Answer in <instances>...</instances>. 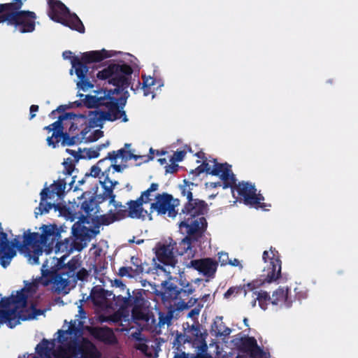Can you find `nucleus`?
Masks as SVG:
<instances>
[{
  "mask_svg": "<svg viewBox=\"0 0 358 358\" xmlns=\"http://www.w3.org/2000/svg\"><path fill=\"white\" fill-rule=\"evenodd\" d=\"M166 172L174 173L177 172L178 169V165L175 163H171V164H168L165 166Z\"/></svg>",
  "mask_w": 358,
  "mask_h": 358,
  "instance_id": "603ef678",
  "label": "nucleus"
},
{
  "mask_svg": "<svg viewBox=\"0 0 358 358\" xmlns=\"http://www.w3.org/2000/svg\"><path fill=\"white\" fill-rule=\"evenodd\" d=\"M66 121L68 122V131L71 134L80 129V127L86 124L87 117L83 114H76L74 113H66Z\"/></svg>",
  "mask_w": 358,
  "mask_h": 358,
  "instance_id": "7c9ffc66",
  "label": "nucleus"
},
{
  "mask_svg": "<svg viewBox=\"0 0 358 358\" xmlns=\"http://www.w3.org/2000/svg\"><path fill=\"white\" fill-rule=\"evenodd\" d=\"M289 289L288 287H279L272 294L271 303L273 305L280 304L286 308L292 306V300L289 296Z\"/></svg>",
  "mask_w": 358,
  "mask_h": 358,
  "instance_id": "2f4dec72",
  "label": "nucleus"
},
{
  "mask_svg": "<svg viewBox=\"0 0 358 358\" xmlns=\"http://www.w3.org/2000/svg\"><path fill=\"white\" fill-rule=\"evenodd\" d=\"M218 261L221 266H225L229 264V259L227 252H221L218 253Z\"/></svg>",
  "mask_w": 358,
  "mask_h": 358,
  "instance_id": "8fccbe9b",
  "label": "nucleus"
},
{
  "mask_svg": "<svg viewBox=\"0 0 358 358\" xmlns=\"http://www.w3.org/2000/svg\"><path fill=\"white\" fill-rule=\"evenodd\" d=\"M44 313V310L38 309L35 305L31 304L29 308H27L24 313L21 315L20 320L25 321L35 318L38 315H41Z\"/></svg>",
  "mask_w": 358,
  "mask_h": 358,
  "instance_id": "4c0bfd02",
  "label": "nucleus"
},
{
  "mask_svg": "<svg viewBox=\"0 0 358 358\" xmlns=\"http://www.w3.org/2000/svg\"><path fill=\"white\" fill-rule=\"evenodd\" d=\"M233 266H239L241 268H243V266L240 264V262L237 259H234L233 260L229 259V264Z\"/></svg>",
  "mask_w": 358,
  "mask_h": 358,
  "instance_id": "338daca9",
  "label": "nucleus"
},
{
  "mask_svg": "<svg viewBox=\"0 0 358 358\" xmlns=\"http://www.w3.org/2000/svg\"><path fill=\"white\" fill-rule=\"evenodd\" d=\"M64 173L67 176H71L75 169V164L71 158H67L63 163Z\"/></svg>",
  "mask_w": 358,
  "mask_h": 358,
  "instance_id": "c03bdc74",
  "label": "nucleus"
},
{
  "mask_svg": "<svg viewBox=\"0 0 358 358\" xmlns=\"http://www.w3.org/2000/svg\"><path fill=\"white\" fill-rule=\"evenodd\" d=\"M109 204H112V205L115 207V208L116 211H117L119 209H124V210H127V208H126V206H123V205L122 204V203H121V202H120V201H115V202H113V203H109Z\"/></svg>",
  "mask_w": 358,
  "mask_h": 358,
  "instance_id": "e2e57ef3",
  "label": "nucleus"
},
{
  "mask_svg": "<svg viewBox=\"0 0 358 358\" xmlns=\"http://www.w3.org/2000/svg\"><path fill=\"white\" fill-rule=\"evenodd\" d=\"M39 283L41 284L40 279L31 282H26L24 287L21 290H23V292L27 294L28 297L32 296L34 294L36 293Z\"/></svg>",
  "mask_w": 358,
  "mask_h": 358,
  "instance_id": "a19ab883",
  "label": "nucleus"
},
{
  "mask_svg": "<svg viewBox=\"0 0 358 358\" xmlns=\"http://www.w3.org/2000/svg\"><path fill=\"white\" fill-rule=\"evenodd\" d=\"M14 307L10 310H0V323H6L12 329L20 324V318L27 309L28 295L23 290L17 291L15 295L12 294Z\"/></svg>",
  "mask_w": 358,
  "mask_h": 358,
  "instance_id": "2eb2a0df",
  "label": "nucleus"
},
{
  "mask_svg": "<svg viewBox=\"0 0 358 358\" xmlns=\"http://www.w3.org/2000/svg\"><path fill=\"white\" fill-rule=\"evenodd\" d=\"M125 217H127V210L119 209L115 213L110 210L108 213L100 216L99 223L102 225H109Z\"/></svg>",
  "mask_w": 358,
  "mask_h": 358,
  "instance_id": "72a5a7b5",
  "label": "nucleus"
},
{
  "mask_svg": "<svg viewBox=\"0 0 358 358\" xmlns=\"http://www.w3.org/2000/svg\"><path fill=\"white\" fill-rule=\"evenodd\" d=\"M217 262L209 257L199 259H193L187 264L189 268L194 269L202 273L204 276L213 277L217 268Z\"/></svg>",
  "mask_w": 358,
  "mask_h": 358,
  "instance_id": "4be33fe9",
  "label": "nucleus"
},
{
  "mask_svg": "<svg viewBox=\"0 0 358 358\" xmlns=\"http://www.w3.org/2000/svg\"><path fill=\"white\" fill-rule=\"evenodd\" d=\"M90 298L95 306H109L112 301L115 302V294L112 291L106 290L99 286L94 287L90 292Z\"/></svg>",
  "mask_w": 358,
  "mask_h": 358,
  "instance_id": "393cba45",
  "label": "nucleus"
},
{
  "mask_svg": "<svg viewBox=\"0 0 358 358\" xmlns=\"http://www.w3.org/2000/svg\"><path fill=\"white\" fill-rule=\"evenodd\" d=\"M99 232V230L87 227L79 222H76L71 228L73 238H64V240H62L61 238L58 240L55 248L56 252H66L67 254L74 250L80 252L87 246V242Z\"/></svg>",
  "mask_w": 358,
  "mask_h": 358,
  "instance_id": "1a4fd4ad",
  "label": "nucleus"
},
{
  "mask_svg": "<svg viewBox=\"0 0 358 358\" xmlns=\"http://www.w3.org/2000/svg\"><path fill=\"white\" fill-rule=\"evenodd\" d=\"M153 158H154V157L152 155L141 156V155H136L134 154H133V156L131 157V159H134V160L137 161L138 159H143V162H148L150 160H152Z\"/></svg>",
  "mask_w": 358,
  "mask_h": 358,
  "instance_id": "864d4df0",
  "label": "nucleus"
},
{
  "mask_svg": "<svg viewBox=\"0 0 358 358\" xmlns=\"http://www.w3.org/2000/svg\"><path fill=\"white\" fill-rule=\"evenodd\" d=\"M103 135V132L100 129L95 130L94 133L89 136L90 141H96Z\"/></svg>",
  "mask_w": 358,
  "mask_h": 358,
  "instance_id": "3c124183",
  "label": "nucleus"
},
{
  "mask_svg": "<svg viewBox=\"0 0 358 358\" xmlns=\"http://www.w3.org/2000/svg\"><path fill=\"white\" fill-rule=\"evenodd\" d=\"M133 153H131V151L121 148L117 151L108 152L106 157L112 162H116V159L119 157L122 158L124 162H128L131 159Z\"/></svg>",
  "mask_w": 358,
  "mask_h": 358,
  "instance_id": "c9c22d12",
  "label": "nucleus"
},
{
  "mask_svg": "<svg viewBox=\"0 0 358 358\" xmlns=\"http://www.w3.org/2000/svg\"><path fill=\"white\" fill-rule=\"evenodd\" d=\"M72 52L70 50H66L63 52L62 56L64 59H70L71 62L72 61V58L75 56H72Z\"/></svg>",
  "mask_w": 358,
  "mask_h": 358,
  "instance_id": "0e129e2a",
  "label": "nucleus"
},
{
  "mask_svg": "<svg viewBox=\"0 0 358 358\" xmlns=\"http://www.w3.org/2000/svg\"><path fill=\"white\" fill-rule=\"evenodd\" d=\"M253 294L256 296L259 307L263 310L267 309L268 305L272 301L269 294L266 291L261 290L260 292H254Z\"/></svg>",
  "mask_w": 358,
  "mask_h": 358,
  "instance_id": "e433bc0d",
  "label": "nucleus"
},
{
  "mask_svg": "<svg viewBox=\"0 0 358 358\" xmlns=\"http://www.w3.org/2000/svg\"><path fill=\"white\" fill-rule=\"evenodd\" d=\"M133 69L127 64H110L98 71L99 80H107L108 83L115 87L108 90L101 88L94 91V95L78 94V96L85 97L83 105L87 108H97L89 113V125L91 127H103L106 121L114 122L122 120L127 122L128 118L124 110L127 99L122 95L123 90L129 87Z\"/></svg>",
  "mask_w": 358,
  "mask_h": 358,
  "instance_id": "f257e3e1",
  "label": "nucleus"
},
{
  "mask_svg": "<svg viewBox=\"0 0 358 358\" xmlns=\"http://www.w3.org/2000/svg\"><path fill=\"white\" fill-rule=\"evenodd\" d=\"M113 285L122 291V294H115V305L118 308V313L127 317L131 308V318L134 321L147 320L149 303L146 299L147 291L141 288L135 289L130 292L129 289L119 279H115Z\"/></svg>",
  "mask_w": 358,
  "mask_h": 358,
  "instance_id": "7ed1b4c3",
  "label": "nucleus"
},
{
  "mask_svg": "<svg viewBox=\"0 0 358 358\" xmlns=\"http://www.w3.org/2000/svg\"><path fill=\"white\" fill-rule=\"evenodd\" d=\"M38 105H31L30 106L29 110H30V117L29 119L31 120L34 117H35L36 114L35 113L38 110Z\"/></svg>",
  "mask_w": 358,
  "mask_h": 358,
  "instance_id": "052dcab7",
  "label": "nucleus"
},
{
  "mask_svg": "<svg viewBox=\"0 0 358 358\" xmlns=\"http://www.w3.org/2000/svg\"><path fill=\"white\" fill-rule=\"evenodd\" d=\"M131 263L134 265V266H136V265H138V264H143V263H142V261L140 258H138V257H135V256H132L131 257Z\"/></svg>",
  "mask_w": 358,
  "mask_h": 358,
  "instance_id": "69168bd1",
  "label": "nucleus"
},
{
  "mask_svg": "<svg viewBox=\"0 0 358 358\" xmlns=\"http://www.w3.org/2000/svg\"><path fill=\"white\" fill-rule=\"evenodd\" d=\"M148 266V264H138L134 266L135 268H133L132 273H134V276L139 275L143 273H150V268H146L145 267Z\"/></svg>",
  "mask_w": 358,
  "mask_h": 358,
  "instance_id": "a18cd8bd",
  "label": "nucleus"
},
{
  "mask_svg": "<svg viewBox=\"0 0 358 358\" xmlns=\"http://www.w3.org/2000/svg\"><path fill=\"white\" fill-rule=\"evenodd\" d=\"M108 159L107 157L104 158V159H102L101 160H99L97 163V165L96 166H92L91 169H90V174H86L85 175V177H90V176H93L94 178H96L99 176L100 173L102 172L103 171L101 170V166L106 162V160Z\"/></svg>",
  "mask_w": 358,
  "mask_h": 358,
  "instance_id": "79ce46f5",
  "label": "nucleus"
},
{
  "mask_svg": "<svg viewBox=\"0 0 358 358\" xmlns=\"http://www.w3.org/2000/svg\"><path fill=\"white\" fill-rule=\"evenodd\" d=\"M137 349L139 350L140 351H141L142 352H143L144 354H145L147 356H150V355H149L148 353V350L149 349V347H148V345L147 344H145V343H141L137 347Z\"/></svg>",
  "mask_w": 358,
  "mask_h": 358,
  "instance_id": "bf43d9fd",
  "label": "nucleus"
},
{
  "mask_svg": "<svg viewBox=\"0 0 358 358\" xmlns=\"http://www.w3.org/2000/svg\"><path fill=\"white\" fill-rule=\"evenodd\" d=\"M213 166L210 165L207 160H203L202 164L198 166L195 169L192 170L189 173L194 176H199L203 173L218 176L220 180L224 181L223 189L231 187L236 180V176L231 170V166L228 163H219L216 159H213Z\"/></svg>",
  "mask_w": 358,
  "mask_h": 358,
  "instance_id": "f8f14e48",
  "label": "nucleus"
},
{
  "mask_svg": "<svg viewBox=\"0 0 358 358\" xmlns=\"http://www.w3.org/2000/svg\"><path fill=\"white\" fill-rule=\"evenodd\" d=\"M103 176L105 179L101 182L103 188V192L101 194L96 195L99 201L102 203L104 201L109 199V203L115 202V195L113 193L114 187L117 184V181H113L109 178V170H103Z\"/></svg>",
  "mask_w": 358,
  "mask_h": 358,
  "instance_id": "c85d7f7f",
  "label": "nucleus"
},
{
  "mask_svg": "<svg viewBox=\"0 0 358 358\" xmlns=\"http://www.w3.org/2000/svg\"><path fill=\"white\" fill-rule=\"evenodd\" d=\"M168 280H165L162 283L163 291L161 293L162 299L164 301L177 300L178 297V291L180 287L176 282L179 281L176 278L169 277Z\"/></svg>",
  "mask_w": 358,
  "mask_h": 358,
  "instance_id": "c756f323",
  "label": "nucleus"
},
{
  "mask_svg": "<svg viewBox=\"0 0 358 358\" xmlns=\"http://www.w3.org/2000/svg\"><path fill=\"white\" fill-rule=\"evenodd\" d=\"M66 182L64 179H59L55 181L50 187H44L41 193V201L38 207L36 208L34 213L36 217L38 215H43L44 213H49L52 208L55 209V211H59L60 213L63 212H71L70 207L65 206H60L59 203H52L47 202L48 199H54L55 196L61 197L64 195V190L66 188Z\"/></svg>",
  "mask_w": 358,
  "mask_h": 358,
  "instance_id": "9d476101",
  "label": "nucleus"
},
{
  "mask_svg": "<svg viewBox=\"0 0 358 358\" xmlns=\"http://www.w3.org/2000/svg\"><path fill=\"white\" fill-rule=\"evenodd\" d=\"M159 189V184L153 182L150 185V187L145 191L141 193V195L138 199L143 203H148L151 201L150 198L151 193L153 192H156Z\"/></svg>",
  "mask_w": 358,
  "mask_h": 358,
  "instance_id": "ea45409f",
  "label": "nucleus"
},
{
  "mask_svg": "<svg viewBox=\"0 0 358 358\" xmlns=\"http://www.w3.org/2000/svg\"><path fill=\"white\" fill-rule=\"evenodd\" d=\"M55 138V136H53V134L51 136H48L46 139L47 143L49 146H52L53 148H56L58 145L60 140L59 138H55V141L53 140Z\"/></svg>",
  "mask_w": 358,
  "mask_h": 358,
  "instance_id": "5fc2aeb1",
  "label": "nucleus"
},
{
  "mask_svg": "<svg viewBox=\"0 0 358 358\" xmlns=\"http://www.w3.org/2000/svg\"><path fill=\"white\" fill-rule=\"evenodd\" d=\"M66 273L59 271L58 269L51 270L42 269V276L40 278L41 284L47 287L52 285V289L57 293L64 292L66 294V287L71 282V278L66 276Z\"/></svg>",
  "mask_w": 358,
  "mask_h": 358,
  "instance_id": "a211bd4d",
  "label": "nucleus"
},
{
  "mask_svg": "<svg viewBox=\"0 0 358 358\" xmlns=\"http://www.w3.org/2000/svg\"><path fill=\"white\" fill-rule=\"evenodd\" d=\"M113 55L105 49L101 50H92L82 54L81 57H74L72 58L71 74L73 69H75L76 75L78 78L77 87L85 92L94 87V83L99 79L96 77L97 73H94L95 67L88 66L91 64L99 62L103 59L110 57ZM98 68L96 67V70Z\"/></svg>",
  "mask_w": 358,
  "mask_h": 358,
  "instance_id": "0eeeda50",
  "label": "nucleus"
},
{
  "mask_svg": "<svg viewBox=\"0 0 358 358\" xmlns=\"http://www.w3.org/2000/svg\"><path fill=\"white\" fill-rule=\"evenodd\" d=\"M13 298L12 296L3 297L0 301V306L3 308L2 310H10L11 306L14 307Z\"/></svg>",
  "mask_w": 358,
  "mask_h": 358,
  "instance_id": "49530a36",
  "label": "nucleus"
},
{
  "mask_svg": "<svg viewBox=\"0 0 358 358\" xmlns=\"http://www.w3.org/2000/svg\"><path fill=\"white\" fill-rule=\"evenodd\" d=\"M36 18L34 12L21 10L1 15L0 24L6 23L8 26L13 27L22 34L31 33L35 30Z\"/></svg>",
  "mask_w": 358,
  "mask_h": 358,
  "instance_id": "ddd939ff",
  "label": "nucleus"
},
{
  "mask_svg": "<svg viewBox=\"0 0 358 358\" xmlns=\"http://www.w3.org/2000/svg\"><path fill=\"white\" fill-rule=\"evenodd\" d=\"M89 275V271L87 269L82 268L78 271H76L74 277H72L71 278L73 282H76L77 280L84 281L87 280Z\"/></svg>",
  "mask_w": 358,
  "mask_h": 358,
  "instance_id": "37998d69",
  "label": "nucleus"
},
{
  "mask_svg": "<svg viewBox=\"0 0 358 358\" xmlns=\"http://www.w3.org/2000/svg\"><path fill=\"white\" fill-rule=\"evenodd\" d=\"M59 346L58 355L66 357V354L80 355L81 358H99L100 353L96 345L88 338L80 339V329L74 324H70L66 330L57 331Z\"/></svg>",
  "mask_w": 358,
  "mask_h": 358,
  "instance_id": "39448f33",
  "label": "nucleus"
},
{
  "mask_svg": "<svg viewBox=\"0 0 358 358\" xmlns=\"http://www.w3.org/2000/svg\"><path fill=\"white\" fill-rule=\"evenodd\" d=\"M66 255H63L60 258L57 259V262L55 265L56 268L59 271L63 272L66 276L69 278L74 277L77 269L80 266L81 262L77 257H73L67 263L65 262Z\"/></svg>",
  "mask_w": 358,
  "mask_h": 358,
  "instance_id": "cd10ccee",
  "label": "nucleus"
},
{
  "mask_svg": "<svg viewBox=\"0 0 358 358\" xmlns=\"http://www.w3.org/2000/svg\"><path fill=\"white\" fill-rule=\"evenodd\" d=\"M59 346L58 355L66 357V354L80 355L81 358H99L100 353L96 345L88 338L80 339V329L74 324H70L66 330L57 331Z\"/></svg>",
  "mask_w": 358,
  "mask_h": 358,
  "instance_id": "423d86ee",
  "label": "nucleus"
},
{
  "mask_svg": "<svg viewBox=\"0 0 358 358\" xmlns=\"http://www.w3.org/2000/svg\"><path fill=\"white\" fill-rule=\"evenodd\" d=\"M71 134L69 133V131H65L64 134L61 135V137H59V139L62 140V145L63 146H71L75 145L77 141L79 140V138L78 137V134H76V135L72 134L73 136H71Z\"/></svg>",
  "mask_w": 358,
  "mask_h": 358,
  "instance_id": "58836bf2",
  "label": "nucleus"
},
{
  "mask_svg": "<svg viewBox=\"0 0 358 358\" xmlns=\"http://www.w3.org/2000/svg\"><path fill=\"white\" fill-rule=\"evenodd\" d=\"M270 252L271 256L269 255L268 252L266 250L262 255V259L264 263L266 264V266L263 269V273L261 275L262 278L260 280L261 282L258 283V281H252L243 286L231 287L224 294L225 299L235 297L241 293H243L244 296H245L247 294L245 287L249 290L253 291L265 282L271 283L280 278L282 262L280 259L278 252L275 248L271 247Z\"/></svg>",
  "mask_w": 358,
  "mask_h": 358,
  "instance_id": "6e6552de",
  "label": "nucleus"
},
{
  "mask_svg": "<svg viewBox=\"0 0 358 358\" xmlns=\"http://www.w3.org/2000/svg\"><path fill=\"white\" fill-rule=\"evenodd\" d=\"M48 3L49 6L48 16L51 20L79 33L85 32V27L78 16L74 13H71L61 1L48 0Z\"/></svg>",
  "mask_w": 358,
  "mask_h": 358,
  "instance_id": "9b49d317",
  "label": "nucleus"
},
{
  "mask_svg": "<svg viewBox=\"0 0 358 358\" xmlns=\"http://www.w3.org/2000/svg\"><path fill=\"white\" fill-rule=\"evenodd\" d=\"M185 156V151H176L174 152L173 156H171L170 159V162L171 163H175L177 162H181L183 160L184 157Z\"/></svg>",
  "mask_w": 358,
  "mask_h": 358,
  "instance_id": "09e8293b",
  "label": "nucleus"
},
{
  "mask_svg": "<svg viewBox=\"0 0 358 358\" xmlns=\"http://www.w3.org/2000/svg\"><path fill=\"white\" fill-rule=\"evenodd\" d=\"M53 129V136L55 138H59L64 134V129H67L68 122L66 121V113L59 115L58 120L52 124Z\"/></svg>",
  "mask_w": 358,
  "mask_h": 358,
  "instance_id": "f704fd0d",
  "label": "nucleus"
},
{
  "mask_svg": "<svg viewBox=\"0 0 358 358\" xmlns=\"http://www.w3.org/2000/svg\"><path fill=\"white\" fill-rule=\"evenodd\" d=\"M88 331L90 334L96 341L108 345H116L118 342L113 330L105 327H91Z\"/></svg>",
  "mask_w": 358,
  "mask_h": 358,
  "instance_id": "5701e85b",
  "label": "nucleus"
},
{
  "mask_svg": "<svg viewBox=\"0 0 358 358\" xmlns=\"http://www.w3.org/2000/svg\"><path fill=\"white\" fill-rule=\"evenodd\" d=\"M238 348L240 351L248 354L252 358H262L264 355V350L257 345L254 337L241 338Z\"/></svg>",
  "mask_w": 358,
  "mask_h": 358,
  "instance_id": "bb28decb",
  "label": "nucleus"
},
{
  "mask_svg": "<svg viewBox=\"0 0 358 358\" xmlns=\"http://www.w3.org/2000/svg\"><path fill=\"white\" fill-rule=\"evenodd\" d=\"M236 180L232 187H230L232 192L236 190L241 199L246 205H249L255 208L256 209L262 208L264 210H267V207H271L270 204L262 203L264 197L261 194H257V189L255 185L249 182L242 181L236 185Z\"/></svg>",
  "mask_w": 358,
  "mask_h": 358,
  "instance_id": "dca6fc26",
  "label": "nucleus"
},
{
  "mask_svg": "<svg viewBox=\"0 0 358 358\" xmlns=\"http://www.w3.org/2000/svg\"><path fill=\"white\" fill-rule=\"evenodd\" d=\"M180 231L186 236L180 242L177 243L172 238L169 240L171 244H173L176 255L182 256L187 254L188 257H194L196 249L194 248L193 244L198 242L205 232L196 228H184Z\"/></svg>",
  "mask_w": 358,
  "mask_h": 358,
  "instance_id": "f3484780",
  "label": "nucleus"
},
{
  "mask_svg": "<svg viewBox=\"0 0 358 358\" xmlns=\"http://www.w3.org/2000/svg\"><path fill=\"white\" fill-rule=\"evenodd\" d=\"M184 183L180 187L181 195L186 199L181 210L178 211L180 231H182L184 228H196L205 232L208 223L203 215L208 210V204L204 200L194 197L191 186L196 185L185 180Z\"/></svg>",
  "mask_w": 358,
  "mask_h": 358,
  "instance_id": "f03ea898",
  "label": "nucleus"
},
{
  "mask_svg": "<svg viewBox=\"0 0 358 358\" xmlns=\"http://www.w3.org/2000/svg\"><path fill=\"white\" fill-rule=\"evenodd\" d=\"M55 347V340L49 341L46 338H43L41 341L36 345L35 350L36 352L41 358H51V355H54L55 358H62L58 355L59 347L56 350H54ZM66 357L63 358H75L78 355H71V354H66Z\"/></svg>",
  "mask_w": 358,
  "mask_h": 358,
  "instance_id": "b1692460",
  "label": "nucleus"
},
{
  "mask_svg": "<svg viewBox=\"0 0 358 358\" xmlns=\"http://www.w3.org/2000/svg\"><path fill=\"white\" fill-rule=\"evenodd\" d=\"M133 268L129 266H122L119 268L118 275L120 277H129L133 278L134 277V273H132Z\"/></svg>",
  "mask_w": 358,
  "mask_h": 358,
  "instance_id": "de8ad7c7",
  "label": "nucleus"
},
{
  "mask_svg": "<svg viewBox=\"0 0 358 358\" xmlns=\"http://www.w3.org/2000/svg\"><path fill=\"white\" fill-rule=\"evenodd\" d=\"M180 203L178 199H174L168 193L157 194L155 196V201L150 205V210H156L159 215L167 214L168 217L175 218L178 215V210L176 208Z\"/></svg>",
  "mask_w": 358,
  "mask_h": 358,
  "instance_id": "aec40b11",
  "label": "nucleus"
},
{
  "mask_svg": "<svg viewBox=\"0 0 358 358\" xmlns=\"http://www.w3.org/2000/svg\"><path fill=\"white\" fill-rule=\"evenodd\" d=\"M41 234L31 232L30 229L23 233V241L20 245V252H27L31 250L37 261L38 256L42 255L43 249L50 252L55 248L58 240L62 238L64 231L62 227L56 224H43L40 228Z\"/></svg>",
  "mask_w": 358,
  "mask_h": 358,
  "instance_id": "20e7f679",
  "label": "nucleus"
},
{
  "mask_svg": "<svg viewBox=\"0 0 358 358\" xmlns=\"http://www.w3.org/2000/svg\"><path fill=\"white\" fill-rule=\"evenodd\" d=\"M155 255L160 264L155 263L154 269L161 271L164 273H167L164 266H171L175 268L178 264L177 255H176L173 244L166 242L164 243H159L155 248ZM170 275V272H168V275Z\"/></svg>",
  "mask_w": 358,
  "mask_h": 358,
  "instance_id": "412c9836",
  "label": "nucleus"
},
{
  "mask_svg": "<svg viewBox=\"0 0 358 358\" xmlns=\"http://www.w3.org/2000/svg\"><path fill=\"white\" fill-rule=\"evenodd\" d=\"M87 155L90 159L97 158L99 156V150L97 149V148L95 149L90 148L87 151Z\"/></svg>",
  "mask_w": 358,
  "mask_h": 358,
  "instance_id": "6e6d98bb",
  "label": "nucleus"
},
{
  "mask_svg": "<svg viewBox=\"0 0 358 358\" xmlns=\"http://www.w3.org/2000/svg\"><path fill=\"white\" fill-rule=\"evenodd\" d=\"M173 358H188L187 355L185 352L178 353L176 352Z\"/></svg>",
  "mask_w": 358,
  "mask_h": 358,
  "instance_id": "774afa93",
  "label": "nucleus"
},
{
  "mask_svg": "<svg viewBox=\"0 0 358 358\" xmlns=\"http://www.w3.org/2000/svg\"><path fill=\"white\" fill-rule=\"evenodd\" d=\"M110 168H113V172H122L124 168V166H122V165H120V164H110V166L106 169V170H109V172L110 171Z\"/></svg>",
  "mask_w": 358,
  "mask_h": 358,
  "instance_id": "13d9d810",
  "label": "nucleus"
},
{
  "mask_svg": "<svg viewBox=\"0 0 358 358\" xmlns=\"http://www.w3.org/2000/svg\"><path fill=\"white\" fill-rule=\"evenodd\" d=\"M154 153H156L157 155H164L165 154L167 153L166 151L165 150H154L153 148H150V150H149V155H152L153 156Z\"/></svg>",
  "mask_w": 358,
  "mask_h": 358,
  "instance_id": "680f3d73",
  "label": "nucleus"
},
{
  "mask_svg": "<svg viewBox=\"0 0 358 358\" xmlns=\"http://www.w3.org/2000/svg\"><path fill=\"white\" fill-rule=\"evenodd\" d=\"M18 236L9 241L8 234L4 232L0 222V265L3 268H6L10 264L12 259L17 254L16 250L20 252L21 242Z\"/></svg>",
  "mask_w": 358,
  "mask_h": 358,
  "instance_id": "6ab92c4d",
  "label": "nucleus"
},
{
  "mask_svg": "<svg viewBox=\"0 0 358 358\" xmlns=\"http://www.w3.org/2000/svg\"><path fill=\"white\" fill-rule=\"evenodd\" d=\"M80 201L76 205V210L74 208V205H72L71 208V212H68L69 214H72L73 216L78 219L80 223L84 225V223H90L89 218L92 216H96L99 213V203L96 196L90 195V192H84L80 197L78 198Z\"/></svg>",
  "mask_w": 358,
  "mask_h": 358,
  "instance_id": "4468645a",
  "label": "nucleus"
},
{
  "mask_svg": "<svg viewBox=\"0 0 358 358\" xmlns=\"http://www.w3.org/2000/svg\"><path fill=\"white\" fill-rule=\"evenodd\" d=\"M180 287L178 291V303L180 304V308H187L194 304L196 299L190 297V295L194 292V288L192 283L185 282L181 279L179 280Z\"/></svg>",
  "mask_w": 358,
  "mask_h": 358,
  "instance_id": "a878e982",
  "label": "nucleus"
},
{
  "mask_svg": "<svg viewBox=\"0 0 358 358\" xmlns=\"http://www.w3.org/2000/svg\"><path fill=\"white\" fill-rule=\"evenodd\" d=\"M200 309L194 308L192 309L188 313V317L192 318L193 320H197V317L199 315Z\"/></svg>",
  "mask_w": 358,
  "mask_h": 358,
  "instance_id": "4d7b16f0",
  "label": "nucleus"
},
{
  "mask_svg": "<svg viewBox=\"0 0 358 358\" xmlns=\"http://www.w3.org/2000/svg\"><path fill=\"white\" fill-rule=\"evenodd\" d=\"M128 209H127V217L131 218L144 217L148 211L143 208V203L138 198L136 200H130L127 203Z\"/></svg>",
  "mask_w": 358,
  "mask_h": 358,
  "instance_id": "473e14b6",
  "label": "nucleus"
}]
</instances>
